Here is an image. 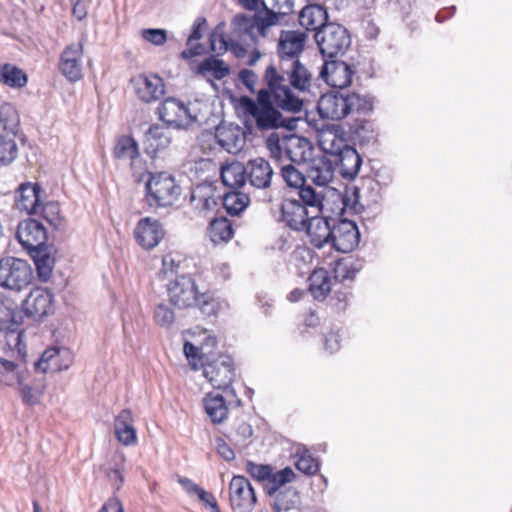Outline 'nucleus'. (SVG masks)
<instances>
[{"label":"nucleus","mask_w":512,"mask_h":512,"mask_svg":"<svg viewBox=\"0 0 512 512\" xmlns=\"http://www.w3.org/2000/svg\"><path fill=\"white\" fill-rule=\"evenodd\" d=\"M16 237L27 251L47 245V232L44 225L35 219H27L19 223Z\"/></svg>","instance_id":"obj_20"},{"label":"nucleus","mask_w":512,"mask_h":512,"mask_svg":"<svg viewBox=\"0 0 512 512\" xmlns=\"http://www.w3.org/2000/svg\"><path fill=\"white\" fill-rule=\"evenodd\" d=\"M329 14L326 7L319 4H310L305 6L299 14V23L306 30L315 33L328 25Z\"/></svg>","instance_id":"obj_27"},{"label":"nucleus","mask_w":512,"mask_h":512,"mask_svg":"<svg viewBox=\"0 0 512 512\" xmlns=\"http://www.w3.org/2000/svg\"><path fill=\"white\" fill-rule=\"evenodd\" d=\"M216 448L218 454L225 461H233L236 457L234 450L222 438H216Z\"/></svg>","instance_id":"obj_60"},{"label":"nucleus","mask_w":512,"mask_h":512,"mask_svg":"<svg viewBox=\"0 0 512 512\" xmlns=\"http://www.w3.org/2000/svg\"><path fill=\"white\" fill-rule=\"evenodd\" d=\"M115 436L125 446L134 445L137 442L136 429L132 412L123 409L114 420Z\"/></svg>","instance_id":"obj_28"},{"label":"nucleus","mask_w":512,"mask_h":512,"mask_svg":"<svg viewBox=\"0 0 512 512\" xmlns=\"http://www.w3.org/2000/svg\"><path fill=\"white\" fill-rule=\"evenodd\" d=\"M246 472L255 481L267 483L271 476L272 466L268 464H257L249 460L246 462Z\"/></svg>","instance_id":"obj_52"},{"label":"nucleus","mask_w":512,"mask_h":512,"mask_svg":"<svg viewBox=\"0 0 512 512\" xmlns=\"http://www.w3.org/2000/svg\"><path fill=\"white\" fill-rule=\"evenodd\" d=\"M17 157L16 136L12 133H0V167L9 166Z\"/></svg>","instance_id":"obj_43"},{"label":"nucleus","mask_w":512,"mask_h":512,"mask_svg":"<svg viewBox=\"0 0 512 512\" xmlns=\"http://www.w3.org/2000/svg\"><path fill=\"white\" fill-rule=\"evenodd\" d=\"M343 131L332 128L322 131L318 136L320 149L331 157L341 177L346 180H353L359 173L362 165V158L357 150L348 144L343 137Z\"/></svg>","instance_id":"obj_3"},{"label":"nucleus","mask_w":512,"mask_h":512,"mask_svg":"<svg viewBox=\"0 0 512 512\" xmlns=\"http://www.w3.org/2000/svg\"><path fill=\"white\" fill-rule=\"evenodd\" d=\"M350 105L348 94L330 92L320 97L317 103V109L321 118L342 120L351 114Z\"/></svg>","instance_id":"obj_14"},{"label":"nucleus","mask_w":512,"mask_h":512,"mask_svg":"<svg viewBox=\"0 0 512 512\" xmlns=\"http://www.w3.org/2000/svg\"><path fill=\"white\" fill-rule=\"evenodd\" d=\"M203 374L215 389H228L235 377L233 359L228 355H220L216 359L202 364Z\"/></svg>","instance_id":"obj_10"},{"label":"nucleus","mask_w":512,"mask_h":512,"mask_svg":"<svg viewBox=\"0 0 512 512\" xmlns=\"http://www.w3.org/2000/svg\"><path fill=\"white\" fill-rule=\"evenodd\" d=\"M53 251V245L49 244L27 251L34 260L38 277L42 281H47L52 274L55 262L52 256Z\"/></svg>","instance_id":"obj_31"},{"label":"nucleus","mask_w":512,"mask_h":512,"mask_svg":"<svg viewBox=\"0 0 512 512\" xmlns=\"http://www.w3.org/2000/svg\"><path fill=\"white\" fill-rule=\"evenodd\" d=\"M27 375H29V373ZM26 377H28V376H26ZM26 379L27 378H25L22 381V384H18L21 387V390H20L21 398H22V401L25 404L34 405V404L37 403L38 400H37L36 396L33 393L32 387L25 383Z\"/></svg>","instance_id":"obj_61"},{"label":"nucleus","mask_w":512,"mask_h":512,"mask_svg":"<svg viewBox=\"0 0 512 512\" xmlns=\"http://www.w3.org/2000/svg\"><path fill=\"white\" fill-rule=\"evenodd\" d=\"M141 35L144 40L156 46H162L167 41L166 30L160 28L143 29Z\"/></svg>","instance_id":"obj_56"},{"label":"nucleus","mask_w":512,"mask_h":512,"mask_svg":"<svg viewBox=\"0 0 512 512\" xmlns=\"http://www.w3.org/2000/svg\"><path fill=\"white\" fill-rule=\"evenodd\" d=\"M308 179L319 187L327 186L334 177V167L331 158L326 156L312 160L308 169Z\"/></svg>","instance_id":"obj_30"},{"label":"nucleus","mask_w":512,"mask_h":512,"mask_svg":"<svg viewBox=\"0 0 512 512\" xmlns=\"http://www.w3.org/2000/svg\"><path fill=\"white\" fill-rule=\"evenodd\" d=\"M221 180L230 188H240L247 183L246 164L230 163L221 169Z\"/></svg>","instance_id":"obj_36"},{"label":"nucleus","mask_w":512,"mask_h":512,"mask_svg":"<svg viewBox=\"0 0 512 512\" xmlns=\"http://www.w3.org/2000/svg\"><path fill=\"white\" fill-rule=\"evenodd\" d=\"M20 318L17 303L11 297L0 292V329H6L13 333L17 332L16 339L19 340L21 335L18 332Z\"/></svg>","instance_id":"obj_26"},{"label":"nucleus","mask_w":512,"mask_h":512,"mask_svg":"<svg viewBox=\"0 0 512 512\" xmlns=\"http://www.w3.org/2000/svg\"><path fill=\"white\" fill-rule=\"evenodd\" d=\"M43 189L38 183H22L16 191V205L20 211L37 214L42 203Z\"/></svg>","instance_id":"obj_25"},{"label":"nucleus","mask_w":512,"mask_h":512,"mask_svg":"<svg viewBox=\"0 0 512 512\" xmlns=\"http://www.w3.org/2000/svg\"><path fill=\"white\" fill-rule=\"evenodd\" d=\"M23 312L36 320L52 315L55 311L54 295L42 287L33 288L22 303Z\"/></svg>","instance_id":"obj_12"},{"label":"nucleus","mask_w":512,"mask_h":512,"mask_svg":"<svg viewBox=\"0 0 512 512\" xmlns=\"http://www.w3.org/2000/svg\"><path fill=\"white\" fill-rule=\"evenodd\" d=\"M351 106V113L367 115L373 110V98L369 95H361L358 93L348 94Z\"/></svg>","instance_id":"obj_50"},{"label":"nucleus","mask_w":512,"mask_h":512,"mask_svg":"<svg viewBox=\"0 0 512 512\" xmlns=\"http://www.w3.org/2000/svg\"><path fill=\"white\" fill-rule=\"evenodd\" d=\"M180 264L177 262L172 255H165L162 259V269L160 271V277L162 280L173 279L176 275H179Z\"/></svg>","instance_id":"obj_55"},{"label":"nucleus","mask_w":512,"mask_h":512,"mask_svg":"<svg viewBox=\"0 0 512 512\" xmlns=\"http://www.w3.org/2000/svg\"><path fill=\"white\" fill-rule=\"evenodd\" d=\"M205 411L212 423L221 424L228 416V407L220 394L209 393L204 398Z\"/></svg>","instance_id":"obj_37"},{"label":"nucleus","mask_w":512,"mask_h":512,"mask_svg":"<svg viewBox=\"0 0 512 512\" xmlns=\"http://www.w3.org/2000/svg\"><path fill=\"white\" fill-rule=\"evenodd\" d=\"M113 156L119 160L133 161L139 156L136 141L130 136H121L114 146Z\"/></svg>","instance_id":"obj_48"},{"label":"nucleus","mask_w":512,"mask_h":512,"mask_svg":"<svg viewBox=\"0 0 512 512\" xmlns=\"http://www.w3.org/2000/svg\"><path fill=\"white\" fill-rule=\"evenodd\" d=\"M232 223L226 217L214 218L208 227V235L214 244L227 243L233 237Z\"/></svg>","instance_id":"obj_38"},{"label":"nucleus","mask_w":512,"mask_h":512,"mask_svg":"<svg viewBox=\"0 0 512 512\" xmlns=\"http://www.w3.org/2000/svg\"><path fill=\"white\" fill-rule=\"evenodd\" d=\"M205 347L195 346L191 342H185L183 351L190 361V363L196 368L197 362L202 366V364L206 363L209 360V357L205 354Z\"/></svg>","instance_id":"obj_53"},{"label":"nucleus","mask_w":512,"mask_h":512,"mask_svg":"<svg viewBox=\"0 0 512 512\" xmlns=\"http://www.w3.org/2000/svg\"><path fill=\"white\" fill-rule=\"evenodd\" d=\"M83 44L72 43L64 48L60 55L58 69L69 81L76 82L82 78Z\"/></svg>","instance_id":"obj_17"},{"label":"nucleus","mask_w":512,"mask_h":512,"mask_svg":"<svg viewBox=\"0 0 512 512\" xmlns=\"http://www.w3.org/2000/svg\"><path fill=\"white\" fill-rule=\"evenodd\" d=\"M169 302L179 309L196 307L203 317L216 315L218 303L209 293H200L195 280L176 275L166 284Z\"/></svg>","instance_id":"obj_4"},{"label":"nucleus","mask_w":512,"mask_h":512,"mask_svg":"<svg viewBox=\"0 0 512 512\" xmlns=\"http://www.w3.org/2000/svg\"><path fill=\"white\" fill-rule=\"evenodd\" d=\"M314 39L323 59L343 56L351 45L348 30L338 23H329L314 33Z\"/></svg>","instance_id":"obj_8"},{"label":"nucleus","mask_w":512,"mask_h":512,"mask_svg":"<svg viewBox=\"0 0 512 512\" xmlns=\"http://www.w3.org/2000/svg\"><path fill=\"white\" fill-rule=\"evenodd\" d=\"M307 34L299 30H282L277 46V54L280 63L300 59L299 56L304 50Z\"/></svg>","instance_id":"obj_21"},{"label":"nucleus","mask_w":512,"mask_h":512,"mask_svg":"<svg viewBox=\"0 0 512 512\" xmlns=\"http://www.w3.org/2000/svg\"><path fill=\"white\" fill-rule=\"evenodd\" d=\"M131 82L137 98L144 103L156 102L165 94V83L157 74H140Z\"/></svg>","instance_id":"obj_19"},{"label":"nucleus","mask_w":512,"mask_h":512,"mask_svg":"<svg viewBox=\"0 0 512 512\" xmlns=\"http://www.w3.org/2000/svg\"><path fill=\"white\" fill-rule=\"evenodd\" d=\"M320 77L331 87L344 89L352 83L354 70L345 61L324 59Z\"/></svg>","instance_id":"obj_15"},{"label":"nucleus","mask_w":512,"mask_h":512,"mask_svg":"<svg viewBox=\"0 0 512 512\" xmlns=\"http://www.w3.org/2000/svg\"><path fill=\"white\" fill-rule=\"evenodd\" d=\"M362 269V264L358 260L347 261L340 260L336 262L334 268V279L336 286L337 281L343 283L345 281H352L356 274Z\"/></svg>","instance_id":"obj_49"},{"label":"nucleus","mask_w":512,"mask_h":512,"mask_svg":"<svg viewBox=\"0 0 512 512\" xmlns=\"http://www.w3.org/2000/svg\"><path fill=\"white\" fill-rule=\"evenodd\" d=\"M264 6L263 13H256L254 15H247L244 13L236 14L230 23L231 34L234 38L247 45L256 43L257 36L255 30L259 35L266 37L270 27L278 24L281 15L286 12H275L266 7L265 3L261 1Z\"/></svg>","instance_id":"obj_5"},{"label":"nucleus","mask_w":512,"mask_h":512,"mask_svg":"<svg viewBox=\"0 0 512 512\" xmlns=\"http://www.w3.org/2000/svg\"><path fill=\"white\" fill-rule=\"evenodd\" d=\"M238 79L252 94L256 92L258 84V75L251 69H241L238 73Z\"/></svg>","instance_id":"obj_58"},{"label":"nucleus","mask_w":512,"mask_h":512,"mask_svg":"<svg viewBox=\"0 0 512 512\" xmlns=\"http://www.w3.org/2000/svg\"><path fill=\"white\" fill-rule=\"evenodd\" d=\"M191 201L196 203V207L202 210H212L218 205L217 198L208 193L201 194V191H196L191 195Z\"/></svg>","instance_id":"obj_57"},{"label":"nucleus","mask_w":512,"mask_h":512,"mask_svg":"<svg viewBox=\"0 0 512 512\" xmlns=\"http://www.w3.org/2000/svg\"><path fill=\"white\" fill-rule=\"evenodd\" d=\"M276 147L290 160V164H304L312 155L311 143L304 137L291 136L282 143H277Z\"/></svg>","instance_id":"obj_24"},{"label":"nucleus","mask_w":512,"mask_h":512,"mask_svg":"<svg viewBox=\"0 0 512 512\" xmlns=\"http://www.w3.org/2000/svg\"><path fill=\"white\" fill-rule=\"evenodd\" d=\"M136 242L146 250L156 247L164 237V230L157 219L145 217L139 220L134 230Z\"/></svg>","instance_id":"obj_23"},{"label":"nucleus","mask_w":512,"mask_h":512,"mask_svg":"<svg viewBox=\"0 0 512 512\" xmlns=\"http://www.w3.org/2000/svg\"><path fill=\"white\" fill-rule=\"evenodd\" d=\"M295 478L296 474L290 467H285L277 472L272 471L268 482L264 484V490L268 496L272 497L280 491L281 487L293 482Z\"/></svg>","instance_id":"obj_41"},{"label":"nucleus","mask_w":512,"mask_h":512,"mask_svg":"<svg viewBox=\"0 0 512 512\" xmlns=\"http://www.w3.org/2000/svg\"><path fill=\"white\" fill-rule=\"evenodd\" d=\"M158 115L167 126L177 129H185L195 120L188 106L174 97L164 99L158 107Z\"/></svg>","instance_id":"obj_11"},{"label":"nucleus","mask_w":512,"mask_h":512,"mask_svg":"<svg viewBox=\"0 0 512 512\" xmlns=\"http://www.w3.org/2000/svg\"><path fill=\"white\" fill-rule=\"evenodd\" d=\"M179 483L182 485V487L185 489V491L190 495H197V496H203L204 489L201 488L199 485L194 483L191 479L186 477L179 478Z\"/></svg>","instance_id":"obj_63"},{"label":"nucleus","mask_w":512,"mask_h":512,"mask_svg":"<svg viewBox=\"0 0 512 512\" xmlns=\"http://www.w3.org/2000/svg\"><path fill=\"white\" fill-rule=\"evenodd\" d=\"M277 71L285 81L288 80L290 86L295 90L299 92H307L310 90L312 73L300 59L281 62L279 70L277 69Z\"/></svg>","instance_id":"obj_18"},{"label":"nucleus","mask_w":512,"mask_h":512,"mask_svg":"<svg viewBox=\"0 0 512 512\" xmlns=\"http://www.w3.org/2000/svg\"><path fill=\"white\" fill-rule=\"evenodd\" d=\"M20 125V117L16 107L9 103L4 102L0 105V127L3 129V133H12L17 135L18 128Z\"/></svg>","instance_id":"obj_42"},{"label":"nucleus","mask_w":512,"mask_h":512,"mask_svg":"<svg viewBox=\"0 0 512 512\" xmlns=\"http://www.w3.org/2000/svg\"><path fill=\"white\" fill-rule=\"evenodd\" d=\"M27 374L28 369L24 358L14 362L0 357V384L5 386L22 384Z\"/></svg>","instance_id":"obj_29"},{"label":"nucleus","mask_w":512,"mask_h":512,"mask_svg":"<svg viewBox=\"0 0 512 512\" xmlns=\"http://www.w3.org/2000/svg\"><path fill=\"white\" fill-rule=\"evenodd\" d=\"M154 319L158 325L168 327L174 322L175 314L167 304L160 303L155 307Z\"/></svg>","instance_id":"obj_54"},{"label":"nucleus","mask_w":512,"mask_h":512,"mask_svg":"<svg viewBox=\"0 0 512 512\" xmlns=\"http://www.w3.org/2000/svg\"><path fill=\"white\" fill-rule=\"evenodd\" d=\"M206 26V18L198 17L192 25L191 33L188 36L186 45H191L193 41L200 40L203 36V31L206 28Z\"/></svg>","instance_id":"obj_59"},{"label":"nucleus","mask_w":512,"mask_h":512,"mask_svg":"<svg viewBox=\"0 0 512 512\" xmlns=\"http://www.w3.org/2000/svg\"><path fill=\"white\" fill-rule=\"evenodd\" d=\"M280 173L286 185L290 188L297 189L298 192L301 191V189L313 187L307 184L305 175L293 164H283Z\"/></svg>","instance_id":"obj_46"},{"label":"nucleus","mask_w":512,"mask_h":512,"mask_svg":"<svg viewBox=\"0 0 512 512\" xmlns=\"http://www.w3.org/2000/svg\"><path fill=\"white\" fill-rule=\"evenodd\" d=\"M250 203L248 194L241 191H231L224 194L222 204L230 215H239Z\"/></svg>","instance_id":"obj_44"},{"label":"nucleus","mask_w":512,"mask_h":512,"mask_svg":"<svg viewBox=\"0 0 512 512\" xmlns=\"http://www.w3.org/2000/svg\"><path fill=\"white\" fill-rule=\"evenodd\" d=\"M320 214L314 213L304 229L310 244L317 249L323 248L328 243L332 244L334 233V219L321 217Z\"/></svg>","instance_id":"obj_22"},{"label":"nucleus","mask_w":512,"mask_h":512,"mask_svg":"<svg viewBox=\"0 0 512 512\" xmlns=\"http://www.w3.org/2000/svg\"><path fill=\"white\" fill-rule=\"evenodd\" d=\"M198 73L202 75L210 73L215 79L221 80L229 75L230 68L223 60L209 56L199 64Z\"/></svg>","instance_id":"obj_45"},{"label":"nucleus","mask_w":512,"mask_h":512,"mask_svg":"<svg viewBox=\"0 0 512 512\" xmlns=\"http://www.w3.org/2000/svg\"><path fill=\"white\" fill-rule=\"evenodd\" d=\"M28 76L20 67L11 64H0V83L9 88L21 89L27 85Z\"/></svg>","instance_id":"obj_35"},{"label":"nucleus","mask_w":512,"mask_h":512,"mask_svg":"<svg viewBox=\"0 0 512 512\" xmlns=\"http://www.w3.org/2000/svg\"><path fill=\"white\" fill-rule=\"evenodd\" d=\"M187 49H184L180 56L184 60H189L195 56H200L205 53V47L201 43H191Z\"/></svg>","instance_id":"obj_62"},{"label":"nucleus","mask_w":512,"mask_h":512,"mask_svg":"<svg viewBox=\"0 0 512 512\" xmlns=\"http://www.w3.org/2000/svg\"><path fill=\"white\" fill-rule=\"evenodd\" d=\"M62 354L69 355V351L56 347L46 349L39 360L34 363L35 370L47 373L67 369L69 364H65L64 366L59 364V358Z\"/></svg>","instance_id":"obj_34"},{"label":"nucleus","mask_w":512,"mask_h":512,"mask_svg":"<svg viewBox=\"0 0 512 512\" xmlns=\"http://www.w3.org/2000/svg\"><path fill=\"white\" fill-rule=\"evenodd\" d=\"M263 79L267 88L257 92L256 100L241 96L238 103L243 113L253 118L260 131H267L285 126L282 114L275 108L272 98L279 108L293 113L302 110L303 101L285 84L273 64L266 67Z\"/></svg>","instance_id":"obj_1"},{"label":"nucleus","mask_w":512,"mask_h":512,"mask_svg":"<svg viewBox=\"0 0 512 512\" xmlns=\"http://www.w3.org/2000/svg\"><path fill=\"white\" fill-rule=\"evenodd\" d=\"M299 199L284 198L279 204L270 205V211L278 222L294 231H304L306 224L314 213H322L324 194L314 187H307L298 192Z\"/></svg>","instance_id":"obj_2"},{"label":"nucleus","mask_w":512,"mask_h":512,"mask_svg":"<svg viewBox=\"0 0 512 512\" xmlns=\"http://www.w3.org/2000/svg\"><path fill=\"white\" fill-rule=\"evenodd\" d=\"M247 183L253 189L252 194L257 201L272 204L277 192L272 189L273 168L268 160L257 157L246 163Z\"/></svg>","instance_id":"obj_6"},{"label":"nucleus","mask_w":512,"mask_h":512,"mask_svg":"<svg viewBox=\"0 0 512 512\" xmlns=\"http://www.w3.org/2000/svg\"><path fill=\"white\" fill-rule=\"evenodd\" d=\"M209 43L210 49L213 52H225L230 49L238 58L244 57L247 53V49L239 43V40H236V38L227 40L222 34L212 33L209 37Z\"/></svg>","instance_id":"obj_39"},{"label":"nucleus","mask_w":512,"mask_h":512,"mask_svg":"<svg viewBox=\"0 0 512 512\" xmlns=\"http://www.w3.org/2000/svg\"><path fill=\"white\" fill-rule=\"evenodd\" d=\"M298 456L296 468L299 471L306 475H315L319 471V462L307 449H304L302 452H298Z\"/></svg>","instance_id":"obj_51"},{"label":"nucleus","mask_w":512,"mask_h":512,"mask_svg":"<svg viewBox=\"0 0 512 512\" xmlns=\"http://www.w3.org/2000/svg\"><path fill=\"white\" fill-rule=\"evenodd\" d=\"M170 143V131L159 124L151 125L144 135V144L149 154H156L158 151L167 148Z\"/></svg>","instance_id":"obj_32"},{"label":"nucleus","mask_w":512,"mask_h":512,"mask_svg":"<svg viewBox=\"0 0 512 512\" xmlns=\"http://www.w3.org/2000/svg\"><path fill=\"white\" fill-rule=\"evenodd\" d=\"M333 222L332 247L342 253L355 250L360 242V232L356 223L348 219L333 220Z\"/></svg>","instance_id":"obj_16"},{"label":"nucleus","mask_w":512,"mask_h":512,"mask_svg":"<svg viewBox=\"0 0 512 512\" xmlns=\"http://www.w3.org/2000/svg\"><path fill=\"white\" fill-rule=\"evenodd\" d=\"M309 291L313 298L323 301L333 290L329 272L325 268L315 269L308 278Z\"/></svg>","instance_id":"obj_33"},{"label":"nucleus","mask_w":512,"mask_h":512,"mask_svg":"<svg viewBox=\"0 0 512 512\" xmlns=\"http://www.w3.org/2000/svg\"><path fill=\"white\" fill-rule=\"evenodd\" d=\"M229 499L234 510L251 512L257 502L254 488L247 478L236 475L229 484Z\"/></svg>","instance_id":"obj_13"},{"label":"nucleus","mask_w":512,"mask_h":512,"mask_svg":"<svg viewBox=\"0 0 512 512\" xmlns=\"http://www.w3.org/2000/svg\"><path fill=\"white\" fill-rule=\"evenodd\" d=\"M146 201L150 207L173 205L181 194V187L167 172L149 173L145 184Z\"/></svg>","instance_id":"obj_7"},{"label":"nucleus","mask_w":512,"mask_h":512,"mask_svg":"<svg viewBox=\"0 0 512 512\" xmlns=\"http://www.w3.org/2000/svg\"><path fill=\"white\" fill-rule=\"evenodd\" d=\"M339 288H333V297L337 300L338 309H345L347 305V299L350 295V292L347 288L342 289L343 283H339Z\"/></svg>","instance_id":"obj_64"},{"label":"nucleus","mask_w":512,"mask_h":512,"mask_svg":"<svg viewBox=\"0 0 512 512\" xmlns=\"http://www.w3.org/2000/svg\"><path fill=\"white\" fill-rule=\"evenodd\" d=\"M273 503V510L275 512L290 511L295 508L299 503V492L293 487L286 488L277 492Z\"/></svg>","instance_id":"obj_47"},{"label":"nucleus","mask_w":512,"mask_h":512,"mask_svg":"<svg viewBox=\"0 0 512 512\" xmlns=\"http://www.w3.org/2000/svg\"><path fill=\"white\" fill-rule=\"evenodd\" d=\"M39 211H41L42 217L50 224V226L56 230L63 232L67 227V221L61 214L60 205L58 202L50 201L45 204H41Z\"/></svg>","instance_id":"obj_40"},{"label":"nucleus","mask_w":512,"mask_h":512,"mask_svg":"<svg viewBox=\"0 0 512 512\" xmlns=\"http://www.w3.org/2000/svg\"><path fill=\"white\" fill-rule=\"evenodd\" d=\"M33 279V270L26 260L15 257L0 259V286L13 291L25 289Z\"/></svg>","instance_id":"obj_9"}]
</instances>
